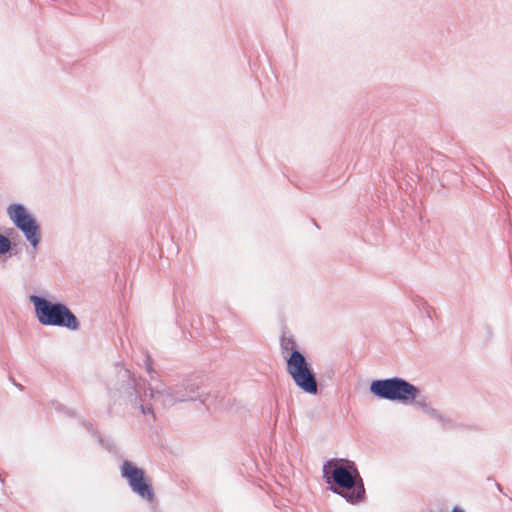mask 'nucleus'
<instances>
[{"instance_id": "1", "label": "nucleus", "mask_w": 512, "mask_h": 512, "mask_svg": "<svg viewBox=\"0 0 512 512\" xmlns=\"http://www.w3.org/2000/svg\"><path fill=\"white\" fill-rule=\"evenodd\" d=\"M327 488L352 505L365 501L366 489L356 463L347 458H331L323 465Z\"/></svg>"}, {"instance_id": "2", "label": "nucleus", "mask_w": 512, "mask_h": 512, "mask_svg": "<svg viewBox=\"0 0 512 512\" xmlns=\"http://www.w3.org/2000/svg\"><path fill=\"white\" fill-rule=\"evenodd\" d=\"M29 301L33 304L35 316L41 325L70 331L79 329L78 318L64 302L52 300L48 294H31Z\"/></svg>"}, {"instance_id": "3", "label": "nucleus", "mask_w": 512, "mask_h": 512, "mask_svg": "<svg viewBox=\"0 0 512 512\" xmlns=\"http://www.w3.org/2000/svg\"><path fill=\"white\" fill-rule=\"evenodd\" d=\"M369 391L378 399L405 406L413 405L421 394L418 386L399 376L374 379L370 382Z\"/></svg>"}, {"instance_id": "4", "label": "nucleus", "mask_w": 512, "mask_h": 512, "mask_svg": "<svg viewBox=\"0 0 512 512\" xmlns=\"http://www.w3.org/2000/svg\"><path fill=\"white\" fill-rule=\"evenodd\" d=\"M156 392L170 404L199 401L206 406L210 396L203 387V378L197 374L187 375L178 383L164 387Z\"/></svg>"}, {"instance_id": "5", "label": "nucleus", "mask_w": 512, "mask_h": 512, "mask_svg": "<svg viewBox=\"0 0 512 512\" xmlns=\"http://www.w3.org/2000/svg\"><path fill=\"white\" fill-rule=\"evenodd\" d=\"M7 215L13 225L22 232L26 241L30 244L32 252L35 253L41 243V226L36 217L19 202L11 203L7 207Z\"/></svg>"}, {"instance_id": "6", "label": "nucleus", "mask_w": 512, "mask_h": 512, "mask_svg": "<svg viewBox=\"0 0 512 512\" xmlns=\"http://www.w3.org/2000/svg\"><path fill=\"white\" fill-rule=\"evenodd\" d=\"M120 475L126 480L133 493L147 502H154L156 499L151 479L145 470L138 467L130 460H123L120 465Z\"/></svg>"}, {"instance_id": "7", "label": "nucleus", "mask_w": 512, "mask_h": 512, "mask_svg": "<svg viewBox=\"0 0 512 512\" xmlns=\"http://www.w3.org/2000/svg\"><path fill=\"white\" fill-rule=\"evenodd\" d=\"M280 350L288 375L312 367L311 360L305 351L300 349L292 336L282 335L280 339Z\"/></svg>"}, {"instance_id": "8", "label": "nucleus", "mask_w": 512, "mask_h": 512, "mask_svg": "<svg viewBox=\"0 0 512 512\" xmlns=\"http://www.w3.org/2000/svg\"><path fill=\"white\" fill-rule=\"evenodd\" d=\"M118 380L121 382L118 388L121 396L126 397L131 404L137 406L142 401V380L126 368L119 370Z\"/></svg>"}, {"instance_id": "9", "label": "nucleus", "mask_w": 512, "mask_h": 512, "mask_svg": "<svg viewBox=\"0 0 512 512\" xmlns=\"http://www.w3.org/2000/svg\"><path fill=\"white\" fill-rule=\"evenodd\" d=\"M289 376L293 380L295 386L302 392L309 395H317L319 393L320 383L313 366Z\"/></svg>"}, {"instance_id": "10", "label": "nucleus", "mask_w": 512, "mask_h": 512, "mask_svg": "<svg viewBox=\"0 0 512 512\" xmlns=\"http://www.w3.org/2000/svg\"><path fill=\"white\" fill-rule=\"evenodd\" d=\"M9 232L6 235L0 232V256H4L6 259L17 254V244L9 237L14 233V229H9Z\"/></svg>"}, {"instance_id": "11", "label": "nucleus", "mask_w": 512, "mask_h": 512, "mask_svg": "<svg viewBox=\"0 0 512 512\" xmlns=\"http://www.w3.org/2000/svg\"><path fill=\"white\" fill-rule=\"evenodd\" d=\"M417 408L421 409L426 415H428L431 419L437 420L440 418L441 412L437 409H434L429 403H428V397L420 394L418 400L413 404Z\"/></svg>"}, {"instance_id": "12", "label": "nucleus", "mask_w": 512, "mask_h": 512, "mask_svg": "<svg viewBox=\"0 0 512 512\" xmlns=\"http://www.w3.org/2000/svg\"><path fill=\"white\" fill-rule=\"evenodd\" d=\"M438 423H440L442 429L444 431H451L455 429H466V428H473V426H467L461 423H456L454 420H452L449 417H446L444 414L441 413L440 418L436 420Z\"/></svg>"}, {"instance_id": "13", "label": "nucleus", "mask_w": 512, "mask_h": 512, "mask_svg": "<svg viewBox=\"0 0 512 512\" xmlns=\"http://www.w3.org/2000/svg\"><path fill=\"white\" fill-rule=\"evenodd\" d=\"M96 441L100 445V447L105 449L108 453L113 454V455L118 454V452H119L118 447L112 438L103 437L101 435L100 437H98V439Z\"/></svg>"}, {"instance_id": "14", "label": "nucleus", "mask_w": 512, "mask_h": 512, "mask_svg": "<svg viewBox=\"0 0 512 512\" xmlns=\"http://www.w3.org/2000/svg\"><path fill=\"white\" fill-rule=\"evenodd\" d=\"M79 422L81 423V425L85 427L87 432L96 440L98 439V437L101 436L98 429L92 423L88 422L86 419L80 418Z\"/></svg>"}, {"instance_id": "15", "label": "nucleus", "mask_w": 512, "mask_h": 512, "mask_svg": "<svg viewBox=\"0 0 512 512\" xmlns=\"http://www.w3.org/2000/svg\"><path fill=\"white\" fill-rule=\"evenodd\" d=\"M79 422L81 423V425L85 427L87 432L96 440L98 439V437L101 436L98 429L92 423L88 422L86 419L80 418Z\"/></svg>"}, {"instance_id": "16", "label": "nucleus", "mask_w": 512, "mask_h": 512, "mask_svg": "<svg viewBox=\"0 0 512 512\" xmlns=\"http://www.w3.org/2000/svg\"><path fill=\"white\" fill-rule=\"evenodd\" d=\"M199 323H200L199 320L191 318V320H190L191 330L188 331L189 337L191 339H196L200 335L199 327H198Z\"/></svg>"}, {"instance_id": "17", "label": "nucleus", "mask_w": 512, "mask_h": 512, "mask_svg": "<svg viewBox=\"0 0 512 512\" xmlns=\"http://www.w3.org/2000/svg\"><path fill=\"white\" fill-rule=\"evenodd\" d=\"M140 408L143 414H153V407L151 405L140 404Z\"/></svg>"}, {"instance_id": "18", "label": "nucleus", "mask_w": 512, "mask_h": 512, "mask_svg": "<svg viewBox=\"0 0 512 512\" xmlns=\"http://www.w3.org/2000/svg\"><path fill=\"white\" fill-rule=\"evenodd\" d=\"M484 330H485V333H486V338L487 340H490L492 338V329L489 325H484Z\"/></svg>"}, {"instance_id": "19", "label": "nucleus", "mask_w": 512, "mask_h": 512, "mask_svg": "<svg viewBox=\"0 0 512 512\" xmlns=\"http://www.w3.org/2000/svg\"><path fill=\"white\" fill-rule=\"evenodd\" d=\"M334 374H335V372H334L333 368H330L329 370H327V371L325 372V375H326V376H327V378H329V379H332V378H333V376H334Z\"/></svg>"}, {"instance_id": "20", "label": "nucleus", "mask_w": 512, "mask_h": 512, "mask_svg": "<svg viewBox=\"0 0 512 512\" xmlns=\"http://www.w3.org/2000/svg\"><path fill=\"white\" fill-rule=\"evenodd\" d=\"M146 363H147V370H148V372H150L152 370V362H151L150 357H147Z\"/></svg>"}, {"instance_id": "21", "label": "nucleus", "mask_w": 512, "mask_h": 512, "mask_svg": "<svg viewBox=\"0 0 512 512\" xmlns=\"http://www.w3.org/2000/svg\"><path fill=\"white\" fill-rule=\"evenodd\" d=\"M451 512H465V510L463 508H461L460 506H454L452 508Z\"/></svg>"}, {"instance_id": "22", "label": "nucleus", "mask_w": 512, "mask_h": 512, "mask_svg": "<svg viewBox=\"0 0 512 512\" xmlns=\"http://www.w3.org/2000/svg\"><path fill=\"white\" fill-rule=\"evenodd\" d=\"M495 485H496V488H497L501 493H503L504 495H506V493H504V492H503L502 486H501L498 482H495Z\"/></svg>"}, {"instance_id": "23", "label": "nucleus", "mask_w": 512, "mask_h": 512, "mask_svg": "<svg viewBox=\"0 0 512 512\" xmlns=\"http://www.w3.org/2000/svg\"><path fill=\"white\" fill-rule=\"evenodd\" d=\"M13 383H14V385H15L16 387H18L20 390H22V389H23V387H22V385H21V384H18V383H16L15 381H14Z\"/></svg>"}, {"instance_id": "24", "label": "nucleus", "mask_w": 512, "mask_h": 512, "mask_svg": "<svg viewBox=\"0 0 512 512\" xmlns=\"http://www.w3.org/2000/svg\"><path fill=\"white\" fill-rule=\"evenodd\" d=\"M66 413L69 415V416H74V412L73 411H70V410H67Z\"/></svg>"}, {"instance_id": "25", "label": "nucleus", "mask_w": 512, "mask_h": 512, "mask_svg": "<svg viewBox=\"0 0 512 512\" xmlns=\"http://www.w3.org/2000/svg\"><path fill=\"white\" fill-rule=\"evenodd\" d=\"M509 255H510V258H512V246L509 247Z\"/></svg>"}, {"instance_id": "26", "label": "nucleus", "mask_w": 512, "mask_h": 512, "mask_svg": "<svg viewBox=\"0 0 512 512\" xmlns=\"http://www.w3.org/2000/svg\"><path fill=\"white\" fill-rule=\"evenodd\" d=\"M177 324L180 326L181 329H183V325L179 323V320H176Z\"/></svg>"}, {"instance_id": "27", "label": "nucleus", "mask_w": 512, "mask_h": 512, "mask_svg": "<svg viewBox=\"0 0 512 512\" xmlns=\"http://www.w3.org/2000/svg\"><path fill=\"white\" fill-rule=\"evenodd\" d=\"M0 482L4 484V479L0 476Z\"/></svg>"}, {"instance_id": "28", "label": "nucleus", "mask_w": 512, "mask_h": 512, "mask_svg": "<svg viewBox=\"0 0 512 512\" xmlns=\"http://www.w3.org/2000/svg\"><path fill=\"white\" fill-rule=\"evenodd\" d=\"M285 512H293V511H292V510H290V511H285Z\"/></svg>"}]
</instances>
